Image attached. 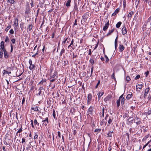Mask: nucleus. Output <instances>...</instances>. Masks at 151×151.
Returning a JSON list of instances; mask_svg holds the SVG:
<instances>
[{
  "instance_id": "obj_28",
  "label": "nucleus",
  "mask_w": 151,
  "mask_h": 151,
  "mask_svg": "<svg viewBox=\"0 0 151 151\" xmlns=\"http://www.w3.org/2000/svg\"><path fill=\"white\" fill-rule=\"evenodd\" d=\"M33 26L32 24H30L29 25L28 27L29 31H31L32 28Z\"/></svg>"
},
{
  "instance_id": "obj_29",
  "label": "nucleus",
  "mask_w": 151,
  "mask_h": 151,
  "mask_svg": "<svg viewBox=\"0 0 151 151\" xmlns=\"http://www.w3.org/2000/svg\"><path fill=\"white\" fill-rule=\"evenodd\" d=\"M34 124L35 125H39V123H38L37 120L36 119H35L34 120Z\"/></svg>"
},
{
  "instance_id": "obj_50",
  "label": "nucleus",
  "mask_w": 151,
  "mask_h": 151,
  "mask_svg": "<svg viewBox=\"0 0 151 151\" xmlns=\"http://www.w3.org/2000/svg\"><path fill=\"white\" fill-rule=\"evenodd\" d=\"M147 114L148 115L151 114V108L147 112Z\"/></svg>"
},
{
  "instance_id": "obj_43",
  "label": "nucleus",
  "mask_w": 151,
  "mask_h": 151,
  "mask_svg": "<svg viewBox=\"0 0 151 151\" xmlns=\"http://www.w3.org/2000/svg\"><path fill=\"white\" fill-rule=\"evenodd\" d=\"M8 2L11 4H13L14 2V0H8Z\"/></svg>"
},
{
  "instance_id": "obj_22",
  "label": "nucleus",
  "mask_w": 151,
  "mask_h": 151,
  "mask_svg": "<svg viewBox=\"0 0 151 151\" xmlns=\"http://www.w3.org/2000/svg\"><path fill=\"white\" fill-rule=\"evenodd\" d=\"M121 24L122 22H119L116 24V27L117 28H119L120 27Z\"/></svg>"
},
{
  "instance_id": "obj_25",
  "label": "nucleus",
  "mask_w": 151,
  "mask_h": 151,
  "mask_svg": "<svg viewBox=\"0 0 151 151\" xmlns=\"http://www.w3.org/2000/svg\"><path fill=\"white\" fill-rule=\"evenodd\" d=\"M11 72L10 71H8L6 70H4V73H3V74L4 75H5V74H11Z\"/></svg>"
},
{
  "instance_id": "obj_15",
  "label": "nucleus",
  "mask_w": 151,
  "mask_h": 151,
  "mask_svg": "<svg viewBox=\"0 0 151 151\" xmlns=\"http://www.w3.org/2000/svg\"><path fill=\"white\" fill-rule=\"evenodd\" d=\"M73 42L74 40L73 39H72L71 40V43L70 45H69L68 47V48L70 47L73 49H74L73 48Z\"/></svg>"
},
{
  "instance_id": "obj_38",
  "label": "nucleus",
  "mask_w": 151,
  "mask_h": 151,
  "mask_svg": "<svg viewBox=\"0 0 151 151\" xmlns=\"http://www.w3.org/2000/svg\"><path fill=\"white\" fill-rule=\"evenodd\" d=\"M89 62H90V63H91L92 65L93 64L94 62V60L93 59L91 58L90 59Z\"/></svg>"
},
{
  "instance_id": "obj_20",
  "label": "nucleus",
  "mask_w": 151,
  "mask_h": 151,
  "mask_svg": "<svg viewBox=\"0 0 151 151\" xmlns=\"http://www.w3.org/2000/svg\"><path fill=\"white\" fill-rule=\"evenodd\" d=\"M71 0H68L66 3L65 5L67 7H69L70 6Z\"/></svg>"
},
{
  "instance_id": "obj_56",
  "label": "nucleus",
  "mask_w": 151,
  "mask_h": 151,
  "mask_svg": "<svg viewBox=\"0 0 151 151\" xmlns=\"http://www.w3.org/2000/svg\"><path fill=\"white\" fill-rule=\"evenodd\" d=\"M25 101V98L24 97H23L22 100V104H24V102Z\"/></svg>"
},
{
  "instance_id": "obj_63",
  "label": "nucleus",
  "mask_w": 151,
  "mask_h": 151,
  "mask_svg": "<svg viewBox=\"0 0 151 151\" xmlns=\"http://www.w3.org/2000/svg\"><path fill=\"white\" fill-rule=\"evenodd\" d=\"M86 75V72H83L82 73V76H85Z\"/></svg>"
},
{
  "instance_id": "obj_31",
  "label": "nucleus",
  "mask_w": 151,
  "mask_h": 151,
  "mask_svg": "<svg viewBox=\"0 0 151 151\" xmlns=\"http://www.w3.org/2000/svg\"><path fill=\"white\" fill-rule=\"evenodd\" d=\"M9 41V38L8 36H6V38L5 39V42H8Z\"/></svg>"
},
{
  "instance_id": "obj_37",
  "label": "nucleus",
  "mask_w": 151,
  "mask_h": 151,
  "mask_svg": "<svg viewBox=\"0 0 151 151\" xmlns=\"http://www.w3.org/2000/svg\"><path fill=\"white\" fill-rule=\"evenodd\" d=\"M92 98V95L90 93L89 94L88 96V99L91 100Z\"/></svg>"
},
{
  "instance_id": "obj_41",
  "label": "nucleus",
  "mask_w": 151,
  "mask_h": 151,
  "mask_svg": "<svg viewBox=\"0 0 151 151\" xmlns=\"http://www.w3.org/2000/svg\"><path fill=\"white\" fill-rule=\"evenodd\" d=\"M48 120V119L47 117L45 118L44 120H42V122H46Z\"/></svg>"
},
{
  "instance_id": "obj_55",
  "label": "nucleus",
  "mask_w": 151,
  "mask_h": 151,
  "mask_svg": "<svg viewBox=\"0 0 151 151\" xmlns=\"http://www.w3.org/2000/svg\"><path fill=\"white\" fill-rule=\"evenodd\" d=\"M100 81L99 80L98 81V83H97V84H96V86H95V88H97L98 86L99 85V83H100Z\"/></svg>"
},
{
  "instance_id": "obj_16",
  "label": "nucleus",
  "mask_w": 151,
  "mask_h": 151,
  "mask_svg": "<svg viewBox=\"0 0 151 151\" xmlns=\"http://www.w3.org/2000/svg\"><path fill=\"white\" fill-rule=\"evenodd\" d=\"M133 14L134 12H133L131 11L128 14V17L130 19L132 17V15Z\"/></svg>"
},
{
  "instance_id": "obj_47",
  "label": "nucleus",
  "mask_w": 151,
  "mask_h": 151,
  "mask_svg": "<svg viewBox=\"0 0 151 151\" xmlns=\"http://www.w3.org/2000/svg\"><path fill=\"white\" fill-rule=\"evenodd\" d=\"M22 126L18 130V131L17 132L16 135L18 133H20L22 131Z\"/></svg>"
},
{
  "instance_id": "obj_39",
  "label": "nucleus",
  "mask_w": 151,
  "mask_h": 151,
  "mask_svg": "<svg viewBox=\"0 0 151 151\" xmlns=\"http://www.w3.org/2000/svg\"><path fill=\"white\" fill-rule=\"evenodd\" d=\"M125 103V99L124 98H122L121 100V104H124Z\"/></svg>"
},
{
  "instance_id": "obj_64",
  "label": "nucleus",
  "mask_w": 151,
  "mask_h": 151,
  "mask_svg": "<svg viewBox=\"0 0 151 151\" xmlns=\"http://www.w3.org/2000/svg\"><path fill=\"white\" fill-rule=\"evenodd\" d=\"M77 19H76L75 21V23H74V25H77Z\"/></svg>"
},
{
  "instance_id": "obj_34",
  "label": "nucleus",
  "mask_w": 151,
  "mask_h": 151,
  "mask_svg": "<svg viewBox=\"0 0 151 151\" xmlns=\"http://www.w3.org/2000/svg\"><path fill=\"white\" fill-rule=\"evenodd\" d=\"M74 10L76 11H78V8L76 4H75L74 8Z\"/></svg>"
},
{
  "instance_id": "obj_35",
  "label": "nucleus",
  "mask_w": 151,
  "mask_h": 151,
  "mask_svg": "<svg viewBox=\"0 0 151 151\" xmlns=\"http://www.w3.org/2000/svg\"><path fill=\"white\" fill-rule=\"evenodd\" d=\"M48 123V120L47 122H43L42 124L43 126H46L47 124Z\"/></svg>"
},
{
  "instance_id": "obj_33",
  "label": "nucleus",
  "mask_w": 151,
  "mask_h": 151,
  "mask_svg": "<svg viewBox=\"0 0 151 151\" xmlns=\"http://www.w3.org/2000/svg\"><path fill=\"white\" fill-rule=\"evenodd\" d=\"M104 57L106 59V63H107L109 61V59L108 57L106 55H104Z\"/></svg>"
},
{
  "instance_id": "obj_48",
  "label": "nucleus",
  "mask_w": 151,
  "mask_h": 151,
  "mask_svg": "<svg viewBox=\"0 0 151 151\" xmlns=\"http://www.w3.org/2000/svg\"><path fill=\"white\" fill-rule=\"evenodd\" d=\"M130 80V77L128 76H127L126 77V80L127 82H129Z\"/></svg>"
},
{
  "instance_id": "obj_53",
  "label": "nucleus",
  "mask_w": 151,
  "mask_h": 151,
  "mask_svg": "<svg viewBox=\"0 0 151 151\" xmlns=\"http://www.w3.org/2000/svg\"><path fill=\"white\" fill-rule=\"evenodd\" d=\"M140 76L139 75H137L136 77H135V80H137L139 78H140Z\"/></svg>"
},
{
  "instance_id": "obj_49",
  "label": "nucleus",
  "mask_w": 151,
  "mask_h": 151,
  "mask_svg": "<svg viewBox=\"0 0 151 151\" xmlns=\"http://www.w3.org/2000/svg\"><path fill=\"white\" fill-rule=\"evenodd\" d=\"M11 41L13 44H14L15 43L16 40L14 39H12Z\"/></svg>"
},
{
  "instance_id": "obj_61",
  "label": "nucleus",
  "mask_w": 151,
  "mask_h": 151,
  "mask_svg": "<svg viewBox=\"0 0 151 151\" xmlns=\"http://www.w3.org/2000/svg\"><path fill=\"white\" fill-rule=\"evenodd\" d=\"M91 49H89V50L88 55H91Z\"/></svg>"
},
{
  "instance_id": "obj_3",
  "label": "nucleus",
  "mask_w": 151,
  "mask_h": 151,
  "mask_svg": "<svg viewBox=\"0 0 151 151\" xmlns=\"http://www.w3.org/2000/svg\"><path fill=\"white\" fill-rule=\"evenodd\" d=\"M122 34L123 35H124L127 33V30L125 27V25H124L122 29Z\"/></svg>"
},
{
  "instance_id": "obj_51",
  "label": "nucleus",
  "mask_w": 151,
  "mask_h": 151,
  "mask_svg": "<svg viewBox=\"0 0 151 151\" xmlns=\"http://www.w3.org/2000/svg\"><path fill=\"white\" fill-rule=\"evenodd\" d=\"M31 148V146H28V147H26L25 150L26 151H28L29 150H30Z\"/></svg>"
},
{
  "instance_id": "obj_6",
  "label": "nucleus",
  "mask_w": 151,
  "mask_h": 151,
  "mask_svg": "<svg viewBox=\"0 0 151 151\" xmlns=\"http://www.w3.org/2000/svg\"><path fill=\"white\" fill-rule=\"evenodd\" d=\"M113 119V117L112 116H110L109 117V120L108 121V126H109L112 122Z\"/></svg>"
},
{
  "instance_id": "obj_57",
  "label": "nucleus",
  "mask_w": 151,
  "mask_h": 151,
  "mask_svg": "<svg viewBox=\"0 0 151 151\" xmlns=\"http://www.w3.org/2000/svg\"><path fill=\"white\" fill-rule=\"evenodd\" d=\"M149 73V72L148 71H147L145 73V75L146 76V77L147 76V75Z\"/></svg>"
},
{
  "instance_id": "obj_14",
  "label": "nucleus",
  "mask_w": 151,
  "mask_h": 151,
  "mask_svg": "<svg viewBox=\"0 0 151 151\" xmlns=\"http://www.w3.org/2000/svg\"><path fill=\"white\" fill-rule=\"evenodd\" d=\"M111 98V96L108 95L104 99V100L106 102L107 101H109Z\"/></svg>"
},
{
  "instance_id": "obj_52",
  "label": "nucleus",
  "mask_w": 151,
  "mask_h": 151,
  "mask_svg": "<svg viewBox=\"0 0 151 151\" xmlns=\"http://www.w3.org/2000/svg\"><path fill=\"white\" fill-rule=\"evenodd\" d=\"M9 32L11 34H13L14 33V31L12 29H11L10 30Z\"/></svg>"
},
{
  "instance_id": "obj_7",
  "label": "nucleus",
  "mask_w": 151,
  "mask_h": 151,
  "mask_svg": "<svg viewBox=\"0 0 151 151\" xmlns=\"http://www.w3.org/2000/svg\"><path fill=\"white\" fill-rule=\"evenodd\" d=\"M3 51L4 52V58L6 59L8 58L9 57V55L7 51H6V50Z\"/></svg>"
},
{
  "instance_id": "obj_60",
  "label": "nucleus",
  "mask_w": 151,
  "mask_h": 151,
  "mask_svg": "<svg viewBox=\"0 0 151 151\" xmlns=\"http://www.w3.org/2000/svg\"><path fill=\"white\" fill-rule=\"evenodd\" d=\"M22 143H24V142H25V139L24 138H22Z\"/></svg>"
},
{
  "instance_id": "obj_32",
  "label": "nucleus",
  "mask_w": 151,
  "mask_h": 151,
  "mask_svg": "<svg viewBox=\"0 0 151 151\" xmlns=\"http://www.w3.org/2000/svg\"><path fill=\"white\" fill-rule=\"evenodd\" d=\"M120 100L119 99L117 100L116 101V103L117 104V106L118 107H119L120 106Z\"/></svg>"
},
{
  "instance_id": "obj_4",
  "label": "nucleus",
  "mask_w": 151,
  "mask_h": 151,
  "mask_svg": "<svg viewBox=\"0 0 151 151\" xmlns=\"http://www.w3.org/2000/svg\"><path fill=\"white\" fill-rule=\"evenodd\" d=\"M109 25V21L108 20L106 22V23L105 24V26L103 27V30L104 31H106L108 29V27Z\"/></svg>"
},
{
  "instance_id": "obj_59",
  "label": "nucleus",
  "mask_w": 151,
  "mask_h": 151,
  "mask_svg": "<svg viewBox=\"0 0 151 151\" xmlns=\"http://www.w3.org/2000/svg\"><path fill=\"white\" fill-rule=\"evenodd\" d=\"M29 62L30 65H32V61L30 59L29 60Z\"/></svg>"
},
{
  "instance_id": "obj_42",
  "label": "nucleus",
  "mask_w": 151,
  "mask_h": 151,
  "mask_svg": "<svg viewBox=\"0 0 151 151\" xmlns=\"http://www.w3.org/2000/svg\"><path fill=\"white\" fill-rule=\"evenodd\" d=\"M38 90H40V91L43 90V91H44L45 90L44 88V87H43V86H40Z\"/></svg>"
},
{
  "instance_id": "obj_21",
  "label": "nucleus",
  "mask_w": 151,
  "mask_h": 151,
  "mask_svg": "<svg viewBox=\"0 0 151 151\" xmlns=\"http://www.w3.org/2000/svg\"><path fill=\"white\" fill-rule=\"evenodd\" d=\"M113 132H111L110 131L108 132V133L107 134V137H111L112 136V133H113Z\"/></svg>"
},
{
  "instance_id": "obj_23",
  "label": "nucleus",
  "mask_w": 151,
  "mask_h": 151,
  "mask_svg": "<svg viewBox=\"0 0 151 151\" xmlns=\"http://www.w3.org/2000/svg\"><path fill=\"white\" fill-rule=\"evenodd\" d=\"M65 52V49L64 48H62L60 51V56H61L62 55V54Z\"/></svg>"
},
{
  "instance_id": "obj_58",
  "label": "nucleus",
  "mask_w": 151,
  "mask_h": 151,
  "mask_svg": "<svg viewBox=\"0 0 151 151\" xmlns=\"http://www.w3.org/2000/svg\"><path fill=\"white\" fill-rule=\"evenodd\" d=\"M58 136L59 137V138H61V136H60V132H59V131H58Z\"/></svg>"
},
{
  "instance_id": "obj_36",
  "label": "nucleus",
  "mask_w": 151,
  "mask_h": 151,
  "mask_svg": "<svg viewBox=\"0 0 151 151\" xmlns=\"http://www.w3.org/2000/svg\"><path fill=\"white\" fill-rule=\"evenodd\" d=\"M11 28V26L9 25L5 29V30L6 32H7L8 30Z\"/></svg>"
},
{
  "instance_id": "obj_18",
  "label": "nucleus",
  "mask_w": 151,
  "mask_h": 151,
  "mask_svg": "<svg viewBox=\"0 0 151 151\" xmlns=\"http://www.w3.org/2000/svg\"><path fill=\"white\" fill-rule=\"evenodd\" d=\"M143 85L142 84H138L136 86V89L139 88V89H141Z\"/></svg>"
},
{
  "instance_id": "obj_27",
  "label": "nucleus",
  "mask_w": 151,
  "mask_h": 151,
  "mask_svg": "<svg viewBox=\"0 0 151 151\" xmlns=\"http://www.w3.org/2000/svg\"><path fill=\"white\" fill-rule=\"evenodd\" d=\"M10 47H11V50H10V52L12 53L13 52V50L14 46L11 43L10 44Z\"/></svg>"
},
{
  "instance_id": "obj_62",
  "label": "nucleus",
  "mask_w": 151,
  "mask_h": 151,
  "mask_svg": "<svg viewBox=\"0 0 151 151\" xmlns=\"http://www.w3.org/2000/svg\"><path fill=\"white\" fill-rule=\"evenodd\" d=\"M117 37H116V38L115 40L114 44H117Z\"/></svg>"
},
{
  "instance_id": "obj_1",
  "label": "nucleus",
  "mask_w": 151,
  "mask_h": 151,
  "mask_svg": "<svg viewBox=\"0 0 151 151\" xmlns=\"http://www.w3.org/2000/svg\"><path fill=\"white\" fill-rule=\"evenodd\" d=\"M89 14L90 13L89 12H86L83 16V19L84 22H86L87 19L89 17Z\"/></svg>"
},
{
  "instance_id": "obj_40",
  "label": "nucleus",
  "mask_w": 151,
  "mask_h": 151,
  "mask_svg": "<svg viewBox=\"0 0 151 151\" xmlns=\"http://www.w3.org/2000/svg\"><path fill=\"white\" fill-rule=\"evenodd\" d=\"M34 134L35 135L34 137V139H37V138L38 136L37 134L36 133H35Z\"/></svg>"
},
{
  "instance_id": "obj_10",
  "label": "nucleus",
  "mask_w": 151,
  "mask_h": 151,
  "mask_svg": "<svg viewBox=\"0 0 151 151\" xmlns=\"http://www.w3.org/2000/svg\"><path fill=\"white\" fill-rule=\"evenodd\" d=\"M124 49V47L122 45H119V51L122 52Z\"/></svg>"
},
{
  "instance_id": "obj_17",
  "label": "nucleus",
  "mask_w": 151,
  "mask_h": 151,
  "mask_svg": "<svg viewBox=\"0 0 151 151\" xmlns=\"http://www.w3.org/2000/svg\"><path fill=\"white\" fill-rule=\"evenodd\" d=\"M18 19H16L14 22V25L16 26H18Z\"/></svg>"
},
{
  "instance_id": "obj_13",
  "label": "nucleus",
  "mask_w": 151,
  "mask_h": 151,
  "mask_svg": "<svg viewBox=\"0 0 151 151\" xmlns=\"http://www.w3.org/2000/svg\"><path fill=\"white\" fill-rule=\"evenodd\" d=\"M46 82V81L45 80L42 79L40 82L38 84H41L43 86L45 85V83Z\"/></svg>"
},
{
  "instance_id": "obj_54",
  "label": "nucleus",
  "mask_w": 151,
  "mask_h": 151,
  "mask_svg": "<svg viewBox=\"0 0 151 151\" xmlns=\"http://www.w3.org/2000/svg\"><path fill=\"white\" fill-rule=\"evenodd\" d=\"M136 123L137 125H139L141 123V121L140 120L136 122Z\"/></svg>"
},
{
  "instance_id": "obj_19",
  "label": "nucleus",
  "mask_w": 151,
  "mask_h": 151,
  "mask_svg": "<svg viewBox=\"0 0 151 151\" xmlns=\"http://www.w3.org/2000/svg\"><path fill=\"white\" fill-rule=\"evenodd\" d=\"M104 92H99V93H98L97 95L98 96V97L99 100L100 99V97L101 96L104 94Z\"/></svg>"
},
{
  "instance_id": "obj_8",
  "label": "nucleus",
  "mask_w": 151,
  "mask_h": 151,
  "mask_svg": "<svg viewBox=\"0 0 151 151\" xmlns=\"http://www.w3.org/2000/svg\"><path fill=\"white\" fill-rule=\"evenodd\" d=\"M132 96V92H129V93L128 94L126 97V99L127 100L130 99Z\"/></svg>"
},
{
  "instance_id": "obj_2",
  "label": "nucleus",
  "mask_w": 151,
  "mask_h": 151,
  "mask_svg": "<svg viewBox=\"0 0 151 151\" xmlns=\"http://www.w3.org/2000/svg\"><path fill=\"white\" fill-rule=\"evenodd\" d=\"M0 50L1 51H4V50H6L5 46L4 45V42L3 41H2L0 43Z\"/></svg>"
},
{
  "instance_id": "obj_12",
  "label": "nucleus",
  "mask_w": 151,
  "mask_h": 151,
  "mask_svg": "<svg viewBox=\"0 0 151 151\" xmlns=\"http://www.w3.org/2000/svg\"><path fill=\"white\" fill-rule=\"evenodd\" d=\"M119 8H117L115 10V12L112 14V16H114L116 14L118 13L119 12Z\"/></svg>"
},
{
  "instance_id": "obj_30",
  "label": "nucleus",
  "mask_w": 151,
  "mask_h": 151,
  "mask_svg": "<svg viewBox=\"0 0 151 151\" xmlns=\"http://www.w3.org/2000/svg\"><path fill=\"white\" fill-rule=\"evenodd\" d=\"M56 75V73L55 72L53 74H52V75L50 76V78H53L55 77Z\"/></svg>"
},
{
  "instance_id": "obj_24",
  "label": "nucleus",
  "mask_w": 151,
  "mask_h": 151,
  "mask_svg": "<svg viewBox=\"0 0 151 151\" xmlns=\"http://www.w3.org/2000/svg\"><path fill=\"white\" fill-rule=\"evenodd\" d=\"M35 67V65L33 64H32L30 65V66L29 67V68L30 70H32Z\"/></svg>"
},
{
  "instance_id": "obj_5",
  "label": "nucleus",
  "mask_w": 151,
  "mask_h": 151,
  "mask_svg": "<svg viewBox=\"0 0 151 151\" xmlns=\"http://www.w3.org/2000/svg\"><path fill=\"white\" fill-rule=\"evenodd\" d=\"M93 111V110L92 107L91 106H90L88 109V114L92 115Z\"/></svg>"
},
{
  "instance_id": "obj_9",
  "label": "nucleus",
  "mask_w": 151,
  "mask_h": 151,
  "mask_svg": "<svg viewBox=\"0 0 151 151\" xmlns=\"http://www.w3.org/2000/svg\"><path fill=\"white\" fill-rule=\"evenodd\" d=\"M114 31V28H113L111 29V30H109L108 33L106 35V36H108L111 35V34L113 33Z\"/></svg>"
},
{
  "instance_id": "obj_26",
  "label": "nucleus",
  "mask_w": 151,
  "mask_h": 151,
  "mask_svg": "<svg viewBox=\"0 0 151 151\" xmlns=\"http://www.w3.org/2000/svg\"><path fill=\"white\" fill-rule=\"evenodd\" d=\"M106 121L104 119H102L101 122H100V124L102 125L104 123L106 124Z\"/></svg>"
},
{
  "instance_id": "obj_45",
  "label": "nucleus",
  "mask_w": 151,
  "mask_h": 151,
  "mask_svg": "<svg viewBox=\"0 0 151 151\" xmlns=\"http://www.w3.org/2000/svg\"><path fill=\"white\" fill-rule=\"evenodd\" d=\"M3 51L0 52V58H2L3 56Z\"/></svg>"
},
{
  "instance_id": "obj_46",
  "label": "nucleus",
  "mask_w": 151,
  "mask_h": 151,
  "mask_svg": "<svg viewBox=\"0 0 151 151\" xmlns=\"http://www.w3.org/2000/svg\"><path fill=\"white\" fill-rule=\"evenodd\" d=\"M111 78L115 80V78L114 77V72L111 76Z\"/></svg>"
},
{
  "instance_id": "obj_44",
  "label": "nucleus",
  "mask_w": 151,
  "mask_h": 151,
  "mask_svg": "<svg viewBox=\"0 0 151 151\" xmlns=\"http://www.w3.org/2000/svg\"><path fill=\"white\" fill-rule=\"evenodd\" d=\"M101 131V129H97L95 130L94 132H99Z\"/></svg>"
},
{
  "instance_id": "obj_11",
  "label": "nucleus",
  "mask_w": 151,
  "mask_h": 151,
  "mask_svg": "<svg viewBox=\"0 0 151 151\" xmlns=\"http://www.w3.org/2000/svg\"><path fill=\"white\" fill-rule=\"evenodd\" d=\"M31 109L34 110L35 111H39L38 107L37 106H32Z\"/></svg>"
}]
</instances>
